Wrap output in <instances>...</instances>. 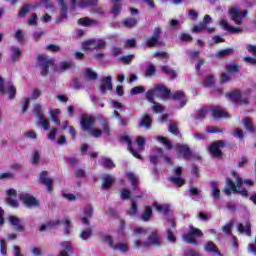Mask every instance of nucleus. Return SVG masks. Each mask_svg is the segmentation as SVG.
Masks as SVG:
<instances>
[{"instance_id":"nucleus-1","label":"nucleus","mask_w":256,"mask_h":256,"mask_svg":"<svg viewBox=\"0 0 256 256\" xmlns=\"http://www.w3.org/2000/svg\"><path fill=\"white\" fill-rule=\"evenodd\" d=\"M155 89L156 91H160V93H162V99H164V101H167V99L179 101L185 98V92H183V90H178L171 94V90H169V88L165 87L163 84H158Z\"/></svg>"},{"instance_id":"nucleus-2","label":"nucleus","mask_w":256,"mask_h":256,"mask_svg":"<svg viewBox=\"0 0 256 256\" xmlns=\"http://www.w3.org/2000/svg\"><path fill=\"white\" fill-rule=\"evenodd\" d=\"M163 30L161 27H155L152 35L145 40V45L148 49H153L155 47H163V40L161 35Z\"/></svg>"},{"instance_id":"nucleus-3","label":"nucleus","mask_w":256,"mask_h":256,"mask_svg":"<svg viewBox=\"0 0 256 256\" xmlns=\"http://www.w3.org/2000/svg\"><path fill=\"white\" fill-rule=\"evenodd\" d=\"M37 60L41 69L40 75L42 77H47V75H49V68L55 67V61H53V59L49 58V56L45 54L38 55Z\"/></svg>"},{"instance_id":"nucleus-4","label":"nucleus","mask_w":256,"mask_h":256,"mask_svg":"<svg viewBox=\"0 0 256 256\" xmlns=\"http://www.w3.org/2000/svg\"><path fill=\"white\" fill-rule=\"evenodd\" d=\"M148 237L147 241L143 242V247L149 248L151 246L154 247H161L163 245V242L161 241V236H159V230L157 229H150L148 230Z\"/></svg>"},{"instance_id":"nucleus-5","label":"nucleus","mask_w":256,"mask_h":256,"mask_svg":"<svg viewBox=\"0 0 256 256\" xmlns=\"http://www.w3.org/2000/svg\"><path fill=\"white\" fill-rule=\"evenodd\" d=\"M227 146L224 140H217L210 144L208 151L214 159H223V148Z\"/></svg>"},{"instance_id":"nucleus-6","label":"nucleus","mask_w":256,"mask_h":256,"mask_svg":"<svg viewBox=\"0 0 256 256\" xmlns=\"http://www.w3.org/2000/svg\"><path fill=\"white\" fill-rule=\"evenodd\" d=\"M203 232L199 228L190 226V231L182 236L183 241L188 245H197V237H202Z\"/></svg>"},{"instance_id":"nucleus-7","label":"nucleus","mask_w":256,"mask_h":256,"mask_svg":"<svg viewBox=\"0 0 256 256\" xmlns=\"http://www.w3.org/2000/svg\"><path fill=\"white\" fill-rule=\"evenodd\" d=\"M247 13H249V11L247 10L241 11V9L236 7H232L229 9L230 19L235 23V25H241Z\"/></svg>"},{"instance_id":"nucleus-8","label":"nucleus","mask_w":256,"mask_h":256,"mask_svg":"<svg viewBox=\"0 0 256 256\" xmlns=\"http://www.w3.org/2000/svg\"><path fill=\"white\" fill-rule=\"evenodd\" d=\"M80 127L83 131H92L95 127V118L89 114H82L80 117Z\"/></svg>"},{"instance_id":"nucleus-9","label":"nucleus","mask_w":256,"mask_h":256,"mask_svg":"<svg viewBox=\"0 0 256 256\" xmlns=\"http://www.w3.org/2000/svg\"><path fill=\"white\" fill-rule=\"evenodd\" d=\"M99 5V0H70L71 9L79 7V9H88L89 7H97Z\"/></svg>"},{"instance_id":"nucleus-10","label":"nucleus","mask_w":256,"mask_h":256,"mask_svg":"<svg viewBox=\"0 0 256 256\" xmlns=\"http://www.w3.org/2000/svg\"><path fill=\"white\" fill-rule=\"evenodd\" d=\"M6 93L9 99L13 100L17 95V88L13 84H9L5 91V79L0 76V95H6Z\"/></svg>"},{"instance_id":"nucleus-11","label":"nucleus","mask_w":256,"mask_h":256,"mask_svg":"<svg viewBox=\"0 0 256 256\" xmlns=\"http://www.w3.org/2000/svg\"><path fill=\"white\" fill-rule=\"evenodd\" d=\"M47 223V227H57L63 223L64 225V233L65 235L71 234V229H73V225L71 224V220L66 218L64 220H50Z\"/></svg>"},{"instance_id":"nucleus-12","label":"nucleus","mask_w":256,"mask_h":256,"mask_svg":"<svg viewBox=\"0 0 256 256\" xmlns=\"http://www.w3.org/2000/svg\"><path fill=\"white\" fill-rule=\"evenodd\" d=\"M20 201L28 207V209H33L39 207L40 203L33 195L29 193L20 194Z\"/></svg>"},{"instance_id":"nucleus-13","label":"nucleus","mask_w":256,"mask_h":256,"mask_svg":"<svg viewBox=\"0 0 256 256\" xmlns=\"http://www.w3.org/2000/svg\"><path fill=\"white\" fill-rule=\"evenodd\" d=\"M106 45H107V42H105V40L89 39L82 44V47L86 51H89V49H91V47H92V49H103L106 47Z\"/></svg>"},{"instance_id":"nucleus-14","label":"nucleus","mask_w":256,"mask_h":256,"mask_svg":"<svg viewBox=\"0 0 256 256\" xmlns=\"http://www.w3.org/2000/svg\"><path fill=\"white\" fill-rule=\"evenodd\" d=\"M227 99L231 101V103H240L241 105H247L249 104V98H241V91L234 90L232 92H229L226 94Z\"/></svg>"},{"instance_id":"nucleus-15","label":"nucleus","mask_w":256,"mask_h":256,"mask_svg":"<svg viewBox=\"0 0 256 256\" xmlns=\"http://www.w3.org/2000/svg\"><path fill=\"white\" fill-rule=\"evenodd\" d=\"M175 149L176 153L183 156V159H185L186 161H189V159L193 157V152H191V148H189V145L187 144H177Z\"/></svg>"},{"instance_id":"nucleus-16","label":"nucleus","mask_w":256,"mask_h":256,"mask_svg":"<svg viewBox=\"0 0 256 256\" xmlns=\"http://www.w3.org/2000/svg\"><path fill=\"white\" fill-rule=\"evenodd\" d=\"M48 176V171H42L39 176V183H41V185H45L48 193H53V179L47 178Z\"/></svg>"},{"instance_id":"nucleus-17","label":"nucleus","mask_w":256,"mask_h":256,"mask_svg":"<svg viewBox=\"0 0 256 256\" xmlns=\"http://www.w3.org/2000/svg\"><path fill=\"white\" fill-rule=\"evenodd\" d=\"M210 111L214 119H227L229 117V113L225 112L220 106H212Z\"/></svg>"},{"instance_id":"nucleus-18","label":"nucleus","mask_w":256,"mask_h":256,"mask_svg":"<svg viewBox=\"0 0 256 256\" xmlns=\"http://www.w3.org/2000/svg\"><path fill=\"white\" fill-rule=\"evenodd\" d=\"M8 221L18 233H23V231H25V226L21 224V219H19V217L11 215L9 216Z\"/></svg>"},{"instance_id":"nucleus-19","label":"nucleus","mask_w":256,"mask_h":256,"mask_svg":"<svg viewBox=\"0 0 256 256\" xmlns=\"http://www.w3.org/2000/svg\"><path fill=\"white\" fill-rule=\"evenodd\" d=\"M237 185L231 178H226L225 180V187H224V193L228 197L231 195V193H237Z\"/></svg>"},{"instance_id":"nucleus-20","label":"nucleus","mask_w":256,"mask_h":256,"mask_svg":"<svg viewBox=\"0 0 256 256\" xmlns=\"http://www.w3.org/2000/svg\"><path fill=\"white\" fill-rule=\"evenodd\" d=\"M111 80V76H106L101 79L100 91L102 93L113 90V83L111 82Z\"/></svg>"},{"instance_id":"nucleus-21","label":"nucleus","mask_w":256,"mask_h":256,"mask_svg":"<svg viewBox=\"0 0 256 256\" xmlns=\"http://www.w3.org/2000/svg\"><path fill=\"white\" fill-rule=\"evenodd\" d=\"M242 123L248 133L256 135V126L253 124V121L251 120V118H249V116L243 118Z\"/></svg>"},{"instance_id":"nucleus-22","label":"nucleus","mask_w":256,"mask_h":256,"mask_svg":"<svg viewBox=\"0 0 256 256\" xmlns=\"http://www.w3.org/2000/svg\"><path fill=\"white\" fill-rule=\"evenodd\" d=\"M151 125H153V118L149 114H144L138 123V127H144V129H151Z\"/></svg>"},{"instance_id":"nucleus-23","label":"nucleus","mask_w":256,"mask_h":256,"mask_svg":"<svg viewBox=\"0 0 256 256\" xmlns=\"http://www.w3.org/2000/svg\"><path fill=\"white\" fill-rule=\"evenodd\" d=\"M59 6H60V14L55 20V23H57V24L63 23V21H65V19H67V17H68L67 13L69 11L67 4H60Z\"/></svg>"},{"instance_id":"nucleus-24","label":"nucleus","mask_w":256,"mask_h":256,"mask_svg":"<svg viewBox=\"0 0 256 256\" xmlns=\"http://www.w3.org/2000/svg\"><path fill=\"white\" fill-rule=\"evenodd\" d=\"M210 187L212 189V197L215 201L221 199V190H219V184L217 181L210 182Z\"/></svg>"},{"instance_id":"nucleus-25","label":"nucleus","mask_w":256,"mask_h":256,"mask_svg":"<svg viewBox=\"0 0 256 256\" xmlns=\"http://www.w3.org/2000/svg\"><path fill=\"white\" fill-rule=\"evenodd\" d=\"M126 177L128 181H130L132 187L134 188V191H139V179L133 172H129L126 174Z\"/></svg>"},{"instance_id":"nucleus-26","label":"nucleus","mask_w":256,"mask_h":256,"mask_svg":"<svg viewBox=\"0 0 256 256\" xmlns=\"http://www.w3.org/2000/svg\"><path fill=\"white\" fill-rule=\"evenodd\" d=\"M77 23L82 27H91L97 24V20L91 19L89 17H82L78 19Z\"/></svg>"},{"instance_id":"nucleus-27","label":"nucleus","mask_w":256,"mask_h":256,"mask_svg":"<svg viewBox=\"0 0 256 256\" xmlns=\"http://www.w3.org/2000/svg\"><path fill=\"white\" fill-rule=\"evenodd\" d=\"M113 183H115V178L111 175H106L102 178V189H109L110 187H113Z\"/></svg>"},{"instance_id":"nucleus-28","label":"nucleus","mask_w":256,"mask_h":256,"mask_svg":"<svg viewBox=\"0 0 256 256\" xmlns=\"http://www.w3.org/2000/svg\"><path fill=\"white\" fill-rule=\"evenodd\" d=\"M237 230L239 233H245L247 237H251V222L247 221L245 225L238 224Z\"/></svg>"},{"instance_id":"nucleus-29","label":"nucleus","mask_w":256,"mask_h":256,"mask_svg":"<svg viewBox=\"0 0 256 256\" xmlns=\"http://www.w3.org/2000/svg\"><path fill=\"white\" fill-rule=\"evenodd\" d=\"M100 165L104 169H115V167H116L115 162H113V160L109 157L102 158L100 161Z\"/></svg>"},{"instance_id":"nucleus-30","label":"nucleus","mask_w":256,"mask_h":256,"mask_svg":"<svg viewBox=\"0 0 256 256\" xmlns=\"http://www.w3.org/2000/svg\"><path fill=\"white\" fill-rule=\"evenodd\" d=\"M205 251L209 253H215L216 255H221V251L217 249V246L215 245V242L208 241L206 245L204 246Z\"/></svg>"},{"instance_id":"nucleus-31","label":"nucleus","mask_w":256,"mask_h":256,"mask_svg":"<svg viewBox=\"0 0 256 256\" xmlns=\"http://www.w3.org/2000/svg\"><path fill=\"white\" fill-rule=\"evenodd\" d=\"M137 26V18H125L122 22V27H125L126 29H133V27Z\"/></svg>"},{"instance_id":"nucleus-32","label":"nucleus","mask_w":256,"mask_h":256,"mask_svg":"<svg viewBox=\"0 0 256 256\" xmlns=\"http://www.w3.org/2000/svg\"><path fill=\"white\" fill-rule=\"evenodd\" d=\"M60 114L61 110L58 108L50 110V119L57 126L61 125V120H59V118L57 117Z\"/></svg>"},{"instance_id":"nucleus-33","label":"nucleus","mask_w":256,"mask_h":256,"mask_svg":"<svg viewBox=\"0 0 256 256\" xmlns=\"http://www.w3.org/2000/svg\"><path fill=\"white\" fill-rule=\"evenodd\" d=\"M79 237H80V239H82V241H89V239H91V237H93V228L89 227L85 230H82L80 232Z\"/></svg>"},{"instance_id":"nucleus-34","label":"nucleus","mask_w":256,"mask_h":256,"mask_svg":"<svg viewBox=\"0 0 256 256\" xmlns=\"http://www.w3.org/2000/svg\"><path fill=\"white\" fill-rule=\"evenodd\" d=\"M227 73L235 75V73H241V66L239 64H228L225 66Z\"/></svg>"},{"instance_id":"nucleus-35","label":"nucleus","mask_w":256,"mask_h":256,"mask_svg":"<svg viewBox=\"0 0 256 256\" xmlns=\"http://www.w3.org/2000/svg\"><path fill=\"white\" fill-rule=\"evenodd\" d=\"M153 207H155V209L158 210L159 213H163V215H169V211L171 209L169 204L159 205V203L157 202L153 204Z\"/></svg>"},{"instance_id":"nucleus-36","label":"nucleus","mask_w":256,"mask_h":256,"mask_svg":"<svg viewBox=\"0 0 256 256\" xmlns=\"http://www.w3.org/2000/svg\"><path fill=\"white\" fill-rule=\"evenodd\" d=\"M151 217H153V208L151 206H146V209L141 215L142 221H151Z\"/></svg>"},{"instance_id":"nucleus-37","label":"nucleus","mask_w":256,"mask_h":256,"mask_svg":"<svg viewBox=\"0 0 256 256\" xmlns=\"http://www.w3.org/2000/svg\"><path fill=\"white\" fill-rule=\"evenodd\" d=\"M30 12H31V4H26L22 6L21 9L19 10L18 17L25 19Z\"/></svg>"},{"instance_id":"nucleus-38","label":"nucleus","mask_w":256,"mask_h":256,"mask_svg":"<svg viewBox=\"0 0 256 256\" xmlns=\"http://www.w3.org/2000/svg\"><path fill=\"white\" fill-rule=\"evenodd\" d=\"M32 113H34V115H36L37 119H43V106H41V104L37 103L34 104Z\"/></svg>"},{"instance_id":"nucleus-39","label":"nucleus","mask_w":256,"mask_h":256,"mask_svg":"<svg viewBox=\"0 0 256 256\" xmlns=\"http://www.w3.org/2000/svg\"><path fill=\"white\" fill-rule=\"evenodd\" d=\"M157 140L160 141V143H162V145L166 146L165 149H167V150L173 149V143H171V140H169L167 137L158 136Z\"/></svg>"},{"instance_id":"nucleus-40","label":"nucleus","mask_w":256,"mask_h":256,"mask_svg":"<svg viewBox=\"0 0 256 256\" xmlns=\"http://www.w3.org/2000/svg\"><path fill=\"white\" fill-rule=\"evenodd\" d=\"M162 73H165V75H170L171 79H177V72H175V70H173L171 67L169 66H162Z\"/></svg>"},{"instance_id":"nucleus-41","label":"nucleus","mask_w":256,"mask_h":256,"mask_svg":"<svg viewBox=\"0 0 256 256\" xmlns=\"http://www.w3.org/2000/svg\"><path fill=\"white\" fill-rule=\"evenodd\" d=\"M101 241L103 243H107L108 247H110V249H113V247L115 246V240H113V236L109 235V234H105Z\"/></svg>"},{"instance_id":"nucleus-42","label":"nucleus","mask_w":256,"mask_h":256,"mask_svg":"<svg viewBox=\"0 0 256 256\" xmlns=\"http://www.w3.org/2000/svg\"><path fill=\"white\" fill-rule=\"evenodd\" d=\"M114 251H121L122 253H127L129 251V246L126 243H117L112 247Z\"/></svg>"},{"instance_id":"nucleus-43","label":"nucleus","mask_w":256,"mask_h":256,"mask_svg":"<svg viewBox=\"0 0 256 256\" xmlns=\"http://www.w3.org/2000/svg\"><path fill=\"white\" fill-rule=\"evenodd\" d=\"M11 51H13L12 63H16V61H19V59L21 57V49L15 47V46H12Z\"/></svg>"},{"instance_id":"nucleus-44","label":"nucleus","mask_w":256,"mask_h":256,"mask_svg":"<svg viewBox=\"0 0 256 256\" xmlns=\"http://www.w3.org/2000/svg\"><path fill=\"white\" fill-rule=\"evenodd\" d=\"M85 76H86L87 79H89L90 81H95V80H97V77H99V75L97 74V72L93 71V69H91V68H87V69H86Z\"/></svg>"},{"instance_id":"nucleus-45","label":"nucleus","mask_w":256,"mask_h":256,"mask_svg":"<svg viewBox=\"0 0 256 256\" xmlns=\"http://www.w3.org/2000/svg\"><path fill=\"white\" fill-rule=\"evenodd\" d=\"M204 87H213L215 85V76L208 75L203 81Z\"/></svg>"},{"instance_id":"nucleus-46","label":"nucleus","mask_w":256,"mask_h":256,"mask_svg":"<svg viewBox=\"0 0 256 256\" xmlns=\"http://www.w3.org/2000/svg\"><path fill=\"white\" fill-rule=\"evenodd\" d=\"M138 211H139V206L137 205V201L135 199H132L131 207H130V211L128 212V215L130 216L137 215Z\"/></svg>"},{"instance_id":"nucleus-47","label":"nucleus","mask_w":256,"mask_h":256,"mask_svg":"<svg viewBox=\"0 0 256 256\" xmlns=\"http://www.w3.org/2000/svg\"><path fill=\"white\" fill-rule=\"evenodd\" d=\"M208 112H209V108L207 107L200 108L198 113L195 116V119H205V117H207Z\"/></svg>"},{"instance_id":"nucleus-48","label":"nucleus","mask_w":256,"mask_h":256,"mask_svg":"<svg viewBox=\"0 0 256 256\" xmlns=\"http://www.w3.org/2000/svg\"><path fill=\"white\" fill-rule=\"evenodd\" d=\"M170 181L176 185V187H183L185 185V179L181 177H171Z\"/></svg>"},{"instance_id":"nucleus-49","label":"nucleus","mask_w":256,"mask_h":256,"mask_svg":"<svg viewBox=\"0 0 256 256\" xmlns=\"http://www.w3.org/2000/svg\"><path fill=\"white\" fill-rule=\"evenodd\" d=\"M153 106H152V111L154 113H163V111H165V108L163 107V105H161V103L159 102H152Z\"/></svg>"},{"instance_id":"nucleus-50","label":"nucleus","mask_w":256,"mask_h":256,"mask_svg":"<svg viewBox=\"0 0 256 256\" xmlns=\"http://www.w3.org/2000/svg\"><path fill=\"white\" fill-rule=\"evenodd\" d=\"M155 73H157V68L155 67V65L150 64L148 67H146V73H145L146 77H153Z\"/></svg>"},{"instance_id":"nucleus-51","label":"nucleus","mask_w":256,"mask_h":256,"mask_svg":"<svg viewBox=\"0 0 256 256\" xmlns=\"http://www.w3.org/2000/svg\"><path fill=\"white\" fill-rule=\"evenodd\" d=\"M61 247L64 249V251H68V253H73V246L71 245V241H63L60 243Z\"/></svg>"},{"instance_id":"nucleus-52","label":"nucleus","mask_w":256,"mask_h":256,"mask_svg":"<svg viewBox=\"0 0 256 256\" xmlns=\"http://www.w3.org/2000/svg\"><path fill=\"white\" fill-rule=\"evenodd\" d=\"M38 125H41L45 129V131H49V129L51 128V124H49V121L47 120V118H45V116L39 119Z\"/></svg>"},{"instance_id":"nucleus-53","label":"nucleus","mask_w":256,"mask_h":256,"mask_svg":"<svg viewBox=\"0 0 256 256\" xmlns=\"http://www.w3.org/2000/svg\"><path fill=\"white\" fill-rule=\"evenodd\" d=\"M233 53V50L231 48L223 49L217 52V57H229Z\"/></svg>"},{"instance_id":"nucleus-54","label":"nucleus","mask_w":256,"mask_h":256,"mask_svg":"<svg viewBox=\"0 0 256 256\" xmlns=\"http://www.w3.org/2000/svg\"><path fill=\"white\" fill-rule=\"evenodd\" d=\"M166 233H167V240L170 243H175V241H177V237L175 236V234L173 233V230H171V228H168L166 230Z\"/></svg>"},{"instance_id":"nucleus-55","label":"nucleus","mask_w":256,"mask_h":256,"mask_svg":"<svg viewBox=\"0 0 256 256\" xmlns=\"http://www.w3.org/2000/svg\"><path fill=\"white\" fill-rule=\"evenodd\" d=\"M46 51H50V53H59V51H61V47L59 45L49 44L46 47Z\"/></svg>"},{"instance_id":"nucleus-56","label":"nucleus","mask_w":256,"mask_h":256,"mask_svg":"<svg viewBox=\"0 0 256 256\" xmlns=\"http://www.w3.org/2000/svg\"><path fill=\"white\" fill-rule=\"evenodd\" d=\"M73 67V63L71 61H65L60 63V71H67Z\"/></svg>"},{"instance_id":"nucleus-57","label":"nucleus","mask_w":256,"mask_h":256,"mask_svg":"<svg viewBox=\"0 0 256 256\" xmlns=\"http://www.w3.org/2000/svg\"><path fill=\"white\" fill-rule=\"evenodd\" d=\"M131 95H139L141 93H145V88L143 86H135L130 91Z\"/></svg>"},{"instance_id":"nucleus-58","label":"nucleus","mask_w":256,"mask_h":256,"mask_svg":"<svg viewBox=\"0 0 256 256\" xmlns=\"http://www.w3.org/2000/svg\"><path fill=\"white\" fill-rule=\"evenodd\" d=\"M131 198V192L129 191V189L124 188L121 190V199L122 201H127V199Z\"/></svg>"},{"instance_id":"nucleus-59","label":"nucleus","mask_w":256,"mask_h":256,"mask_svg":"<svg viewBox=\"0 0 256 256\" xmlns=\"http://www.w3.org/2000/svg\"><path fill=\"white\" fill-rule=\"evenodd\" d=\"M112 15L117 17V15L121 14V5L119 3H114V6L111 9Z\"/></svg>"},{"instance_id":"nucleus-60","label":"nucleus","mask_w":256,"mask_h":256,"mask_svg":"<svg viewBox=\"0 0 256 256\" xmlns=\"http://www.w3.org/2000/svg\"><path fill=\"white\" fill-rule=\"evenodd\" d=\"M169 133H172V135H175L177 137V135H179V127H177V124L175 123H171L169 125V129H168Z\"/></svg>"},{"instance_id":"nucleus-61","label":"nucleus","mask_w":256,"mask_h":256,"mask_svg":"<svg viewBox=\"0 0 256 256\" xmlns=\"http://www.w3.org/2000/svg\"><path fill=\"white\" fill-rule=\"evenodd\" d=\"M6 203L7 205H10V207H13L14 209H17V207H19V202H17V200L11 197L6 198Z\"/></svg>"},{"instance_id":"nucleus-62","label":"nucleus","mask_w":256,"mask_h":256,"mask_svg":"<svg viewBox=\"0 0 256 256\" xmlns=\"http://www.w3.org/2000/svg\"><path fill=\"white\" fill-rule=\"evenodd\" d=\"M207 133H223V129L215 126H208L206 128Z\"/></svg>"},{"instance_id":"nucleus-63","label":"nucleus","mask_w":256,"mask_h":256,"mask_svg":"<svg viewBox=\"0 0 256 256\" xmlns=\"http://www.w3.org/2000/svg\"><path fill=\"white\" fill-rule=\"evenodd\" d=\"M0 251L2 255H7V244L3 238L0 239Z\"/></svg>"},{"instance_id":"nucleus-64","label":"nucleus","mask_w":256,"mask_h":256,"mask_svg":"<svg viewBox=\"0 0 256 256\" xmlns=\"http://www.w3.org/2000/svg\"><path fill=\"white\" fill-rule=\"evenodd\" d=\"M246 50L248 51V53H251V55H253V57H256V46L253 44H248L246 46Z\"/></svg>"}]
</instances>
